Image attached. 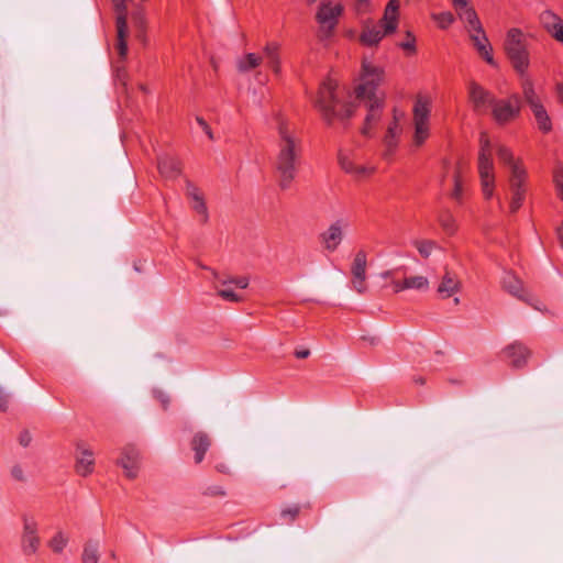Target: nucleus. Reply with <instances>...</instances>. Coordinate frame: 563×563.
<instances>
[{
  "label": "nucleus",
  "instance_id": "1",
  "mask_svg": "<svg viewBox=\"0 0 563 563\" xmlns=\"http://www.w3.org/2000/svg\"><path fill=\"white\" fill-rule=\"evenodd\" d=\"M277 123V154L273 163L278 187L282 190L290 188L295 180L302 157L301 140L296 135L295 129L282 115H276Z\"/></svg>",
  "mask_w": 563,
  "mask_h": 563
},
{
  "label": "nucleus",
  "instance_id": "2",
  "mask_svg": "<svg viewBox=\"0 0 563 563\" xmlns=\"http://www.w3.org/2000/svg\"><path fill=\"white\" fill-rule=\"evenodd\" d=\"M338 82L327 78L319 87L314 107L321 113L324 122L330 126L335 119L347 120L354 114V106L343 102L336 92Z\"/></svg>",
  "mask_w": 563,
  "mask_h": 563
},
{
  "label": "nucleus",
  "instance_id": "3",
  "mask_svg": "<svg viewBox=\"0 0 563 563\" xmlns=\"http://www.w3.org/2000/svg\"><path fill=\"white\" fill-rule=\"evenodd\" d=\"M504 52L514 70L519 77H523L530 66V53L527 36L521 29L511 27L507 31L504 41Z\"/></svg>",
  "mask_w": 563,
  "mask_h": 563
},
{
  "label": "nucleus",
  "instance_id": "4",
  "mask_svg": "<svg viewBox=\"0 0 563 563\" xmlns=\"http://www.w3.org/2000/svg\"><path fill=\"white\" fill-rule=\"evenodd\" d=\"M478 174L483 195L490 199L495 188V174L492 144L486 132H482L479 136Z\"/></svg>",
  "mask_w": 563,
  "mask_h": 563
},
{
  "label": "nucleus",
  "instance_id": "5",
  "mask_svg": "<svg viewBox=\"0 0 563 563\" xmlns=\"http://www.w3.org/2000/svg\"><path fill=\"white\" fill-rule=\"evenodd\" d=\"M361 84L355 88V96L358 100L384 99L376 95L377 88L384 82L385 70L367 60L362 62L360 75Z\"/></svg>",
  "mask_w": 563,
  "mask_h": 563
},
{
  "label": "nucleus",
  "instance_id": "6",
  "mask_svg": "<svg viewBox=\"0 0 563 563\" xmlns=\"http://www.w3.org/2000/svg\"><path fill=\"white\" fill-rule=\"evenodd\" d=\"M343 11L344 7L341 3L333 4L330 1H323L319 4L314 18L319 24L318 38L320 41L329 40L334 35Z\"/></svg>",
  "mask_w": 563,
  "mask_h": 563
},
{
  "label": "nucleus",
  "instance_id": "7",
  "mask_svg": "<svg viewBox=\"0 0 563 563\" xmlns=\"http://www.w3.org/2000/svg\"><path fill=\"white\" fill-rule=\"evenodd\" d=\"M521 112V98L518 93L507 99H495L492 104V117L498 125H506L516 120Z\"/></svg>",
  "mask_w": 563,
  "mask_h": 563
},
{
  "label": "nucleus",
  "instance_id": "8",
  "mask_svg": "<svg viewBox=\"0 0 563 563\" xmlns=\"http://www.w3.org/2000/svg\"><path fill=\"white\" fill-rule=\"evenodd\" d=\"M412 112L415 123L413 143L417 146H421L429 136V101L422 98H418L415 102Z\"/></svg>",
  "mask_w": 563,
  "mask_h": 563
},
{
  "label": "nucleus",
  "instance_id": "9",
  "mask_svg": "<svg viewBox=\"0 0 563 563\" xmlns=\"http://www.w3.org/2000/svg\"><path fill=\"white\" fill-rule=\"evenodd\" d=\"M114 10L117 12V49L120 58L124 59L128 55V9L125 4V0H112Z\"/></svg>",
  "mask_w": 563,
  "mask_h": 563
},
{
  "label": "nucleus",
  "instance_id": "10",
  "mask_svg": "<svg viewBox=\"0 0 563 563\" xmlns=\"http://www.w3.org/2000/svg\"><path fill=\"white\" fill-rule=\"evenodd\" d=\"M22 521L21 549L25 555H32L36 553L41 544V539L37 533V522L34 517L27 514L22 515Z\"/></svg>",
  "mask_w": 563,
  "mask_h": 563
},
{
  "label": "nucleus",
  "instance_id": "11",
  "mask_svg": "<svg viewBox=\"0 0 563 563\" xmlns=\"http://www.w3.org/2000/svg\"><path fill=\"white\" fill-rule=\"evenodd\" d=\"M366 266H367V256L364 250H360L356 252L352 266V285L353 288L358 294H364L367 289L366 286Z\"/></svg>",
  "mask_w": 563,
  "mask_h": 563
},
{
  "label": "nucleus",
  "instance_id": "12",
  "mask_svg": "<svg viewBox=\"0 0 563 563\" xmlns=\"http://www.w3.org/2000/svg\"><path fill=\"white\" fill-rule=\"evenodd\" d=\"M468 100L473 104L475 111H482L486 107H492L495 101L494 95L475 80H471L467 85Z\"/></svg>",
  "mask_w": 563,
  "mask_h": 563
},
{
  "label": "nucleus",
  "instance_id": "13",
  "mask_svg": "<svg viewBox=\"0 0 563 563\" xmlns=\"http://www.w3.org/2000/svg\"><path fill=\"white\" fill-rule=\"evenodd\" d=\"M503 289L509 292L517 299L533 306L536 309H540L530 301L529 294L523 288L522 280L512 273H507L501 282Z\"/></svg>",
  "mask_w": 563,
  "mask_h": 563
},
{
  "label": "nucleus",
  "instance_id": "14",
  "mask_svg": "<svg viewBox=\"0 0 563 563\" xmlns=\"http://www.w3.org/2000/svg\"><path fill=\"white\" fill-rule=\"evenodd\" d=\"M77 455L75 471L78 475L87 477L93 472L95 459L90 449L86 448L82 443H77Z\"/></svg>",
  "mask_w": 563,
  "mask_h": 563
},
{
  "label": "nucleus",
  "instance_id": "15",
  "mask_svg": "<svg viewBox=\"0 0 563 563\" xmlns=\"http://www.w3.org/2000/svg\"><path fill=\"white\" fill-rule=\"evenodd\" d=\"M122 456L118 460L128 478L133 479L137 475L140 453L133 445H126L122 450Z\"/></svg>",
  "mask_w": 563,
  "mask_h": 563
},
{
  "label": "nucleus",
  "instance_id": "16",
  "mask_svg": "<svg viewBox=\"0 0 563 563\" xmlns=\"http://www.w3.org/2000/svg\"><path fill=\"white\" fill-rule=\"evenodd\" d=\"M385 36H388L385 31H383L378 25L372 24L371 20H367L362 25L358 42L361 45L367 47L378 46Z\"/></svg>",
  "mask_w": 563,
  "mask_h": 563
},
{
  "label": "nucleus",
  "instance_id": "17",
  "mask_svg": "<svg viewBox=\"0 0 563 563\" xmlns=\"http://www.w3.org/2000/svg\"><path fill=\"white\" fill-rule=\"evenodd\" d=\"M157 168L165 179H176L181 174L180 161L167 154L157 157Z\"/></svg>",
  "mask_w": 563,
  "mask_h": 563
},
{
  "label": "nucleus",
  "instance_id": "18",
  "mask_svg": "<svg viewBox=\"0 0 563 563\" xmlns=\"http://www.w3.org/2000/svg\"><path fill=\"white\" fill-rule=\"evenodd\" d=\"M367 114L364 120V125L361 130L362 134L368 136L372 128L380 120L382 110L384 107V99L366 100Z\"/></svg>",
  "mask_w": 563,
  "mask_h": 563
},
{
  "label": "nucleus",
  "instance_id": "19",
  "mask_svg": "<svg viewBox=\"0 0 563 563\" xmlns=\"http://www.w3.org/2000/svg\"><path fill=\"white\" fill-rule=\"evenodd\" d=\"M504 353L511 360V366L515 368L526 366L528 358L531 356V351L520 342L509 344L505 347Z\"/></svg>",
  "mask_w": 563,
  "mask_h": 563
},
{
  "label": "nucleus",
  "instance_id": "20",
  "mask_svg": "<svg viewBox=\"0 0 563 563\" xmlns=\"http://www.w3.org/2000/svg\"><path fill=\"white\" fill-rule=\"evenodd\" d=\"M319 239L323 244L324 250L329 252H334L343 239L341 221L338 220L334 223H332L327 231L322 232L319 235Z\"/></svg>",
  "mask_w": 563,
  "mask_h": 563
},
{
  "label": "nucleus",
  "instance_id": "21",
  "mask_svg": "<svg viewBox=\"0 0 563 563\" xmlns=\"http://www.w3.org/2000/svg\"><path fill=\"white\" fill-rule=\"evenodd\" d=\"M212 444V440L207 432L198 431L190 440V449L194 451V459L196 464H200L208 450Z\"/></svg>",
  "mask_w": 563,
  "mask_h": 563
},
{
  "label": "nucleus",
  "instance_id": "22",
  "mask_svg": "<svg viewBox=\"0 0 563 563\" xmlns=\"http://www.w3.org/2000/svg\"><path fill=\"white\" fill-rule=\"evenodd\" d=\"M470 37L473 42V45L475 49L477 51L478 55L490 66L496 67L497 64L493 56V47L488 41V37L485 33H476V34H470Z\"/></svg>",
  "mask_w": 563,
  "mask_h": 563
},
{
  "label": "nucleus",
  "instance_id": "23",
  "mask_svg": "<svg viewBox=\"0 0 563 563\" xmlns=\"http://www.w3.org/2000/svg\"><path fill=\"white\" fill-rule=\"evenodd\" d=\"M460 289V282L454 276H452L449 272L444 274L441 283L438 286L437 292L442 298H449L453 294L457 292Z\"/></svg>",
  "mask_w": 563,
  "mask_h": 563
},
{
  "label": "nucleus",
  "instance_id": "24",
  "mask_svg": "<svg viewBox=\"0 0 563 563\" xmlns=\"http://www.w3.org/2000/svg\"><path fill=\"white\" fill-rule=\"evenodd\" d=\"M527 179V172L522 166H512L509 177V187L511 194L526 192L525 181Z\"/></svg>",
  "mask_w": 563,
  "mask_h": 563
},
{
  "label": "nucleus",
  "instance_id": "25",
  "mask_svg": "<svg viewBox=\"0 0 563 563\" xmlns=\"http://www.w3.org/2000/svg\"><path fill=\"white\" fill-rule=\"evenodd\" d=\"M264 55L269 68L278 75L280 73L279 44L276 42L267 43L264 47Z\"/></svg>",
  "mask_w": 563,
  "mask_h": 563
},
{
  "label": "nucleus",
  "instance_id": "26",
  "mask_svg": "<svg viewBox=\"0 0 563 563\" xmlns=\"http://www.w3.org/2000/svg\"><path fill=\"white\" fill-rule=\"evenodd\" d=\"M539 21L542 27L551 35L560 25L563 24V20L552 10H544L539 15Z\"/></svg>",
  "mask_w": 563,
  "mask_h": 563
},
{
  "label": "nucleus",
  "instance_id": "27",
  "mask_svg": "<svg viewBox=\"0 0 563 563\" xmlns=\"http://www.w3.org/2000/svg\"><path fill=\"white\" fill-rule=\"evenodd\" d=\"M530 109L533 112L539 130L543 133H549L552 130V123L543 104L541 102L532 104Z\"/></svg>",
  "mask_w": 563,
  "mask_h": 563
},
{
  "label": "nucleus",
  "instance_id": "28",
  "mask_svg": "<svg viewBox=\"0 0 563 563\" xmlns=\"http://www.w3.org/2000/svg\"><path fill=\"white\" fill-rule=\"evenodd\" d=\"M99 541L89 539L84 544V550L81 554L82 563H98L100 559L99 554Z\"/></svg>",
  "mask_w": 563,
  "mask_h": 563
},
{
  "label": "nucleus",
  "instance_id": "29",
  "mask_svg": "<svg viewBox=\"0 0 563 563\" xmlns=\"http://www.w3.org/2000/svg\"><path fill=\"white\" fill-rule=\"evenodd\" d=\"M521 78V89H522V96L526 102L529 104V107H532V104L540 103V99L537 96L534 91V86L532 79L526 74Z\"/></svg>",
  "mask_w": 563,
  "mask_h": 563
},
{
  "label": "nucleus",
  "instance_id": "30",
  "mask_svg": "<svg viewBox=\"0 0 563 563\" xmlns=\"http://www.w3.org/2000/svg\"><path fill=\"white\" fill-rule=\"evenodd\" d=\"M263 58L254 53H247L238 60L236 67L240 73H247L261 65Z\"/></svg>",
  "mask_w": 563,
  "mask_h": 563
},
{
  "label": "nucleus",
  "instance_id": "31",
  "mask_svg": "<svg viewBox=\"0 0 563 563\" xmlns=\"http://www.w3.org/2000/svg\"><path fill=\"white\" fill-rule=\"evenodd\" d=\"M441 228L448 233L453 234L456 231L455 219L450 210L444 209L438 216Z\"/></svg>",
  "mask_w": 563,
  "mask_h": 563
},
{
  "label": "nucleus",
  "instance_id": "32",
  "mask_svg": "<svg viewBox=\"0 0 563 563\" xmlns=\"http://www.w3.org/2000/svg\"><path fill=\"white\" fill-rule=\"evenodd\" d=\"M497 157L501 163H504L510 167V172L512 170V166H520L515 161L511 150L505 145H499L497 147Z\"/></svg>",
  "mask_w": 563,
  "mask_h": 563
},
{
  "label": "nucleus",
  "instance_id": "33",
  "mask_svg": "<svg viewBox=\"0 0 563 563\" xmlns=\"http://www.w3.org/2000/svg\"><path fill=\"white\" fill-rule=\"evenodd\" d=\"M413 245L423 258H428L432 251L438 247L437 242L432 240H416L413 241Z\"/></svg>",
  "mask_w": 563,
  "mask_h": 563
},
{
  "label": "nucleus",
  "instance_id": "34",
  "mask_svg": "<svg viewBox=\"0 0 563 563\" xmlns=\"http://www.w3.org/2000/svg\"><path fill=\"white\" fill-rule=\"evenodd\" d=\"M428 286L429 282L424 276H411L405 278L404 287H407V289H427Z\"/></svg>",
  "mask_w": 563,
  "mask_h": 563
},
{
  "label": "nucleus",
  "instance_id": "35",
  "mask_svg": "<svg viewBox=\"0 0 563 563\" xmlns=\"http://www.w3.org/2000/svg\"><path fill=\"white\" fill-rule=\"evenodd\" d=\"M68 539L62 531H58L48 542V547L55 553H62L67 545Z\"/></svg>",
  "mask_w": 563,
  "mask_h": 563
},
{
  "label": "nucleus",
  "instance_id": "36",
  "mask_svg": "<svg viewBox=\"0 0 563 563\" xmlns=\"http://www.w3.org/2000/svg\"><path fill=\"white\" fill-rule=\"evenodd\" d=\"M398 47L404 49L408 55H413L417 53L416 47V36L411 31L406 32V38L402 42L397 44Z\"/></svg>",
  "mask_w": 563,
  "mask_h": 563
},
{
  "label": "nucleus",
  "instance_id": "37",
  "mask_svg": "<svg viewBox=\"0 0 563 563\" xmlns=\"http://www.w3.org/2000/svg\"><path fill=\"white\" fill-rule=\"evenodd\" d=\"M377 25L383 31H385V33H387L388 35H391L397 31L398 22H397V19L390 18L384 13L383 18L378 21Z\"/></svg>",
  "mask_w": 563,
  "mask_h": 563
},
{
  "label": "nucleus",
  "instance_id": "38",
  "mask_svg": "<svg viewBox=\"0 0 563 563\" xmlns=\"http://www.w3.org/2000/svg\"><path fill=\"white\" fill-rule=\"evenodd\" d=\"M432 18L437 21L440 29L445 30L453 24L455 18L450 11L433 14Z\"/></svg>",
  "mask_w": 563,
  "mask_h": 563
},
{
  "label": "nucleus",
  "instance_id": "39",
  "mask_svg": "<svg viewBox=\"0 0 563 563\" xmlns=\"http://www.w3.org/2000/svg\"><path fill=\"white\" fill-rule=\"evenodd\" d=\"M553 183L556 188L558 196L563 200V165L558 164L553 172Z\"/></svg>",
  "mask_w": 563,
  "mask_h": 563
},
{
  "label": "nucleus",
  "instance_id": "40",
  "mask_svg": "<svg viewBox=\"0 0 563 563\" xmlns=\"http://www.w3.org/2000/svg\"><path fill=\"white\" fill-rule=\"evenodd\" d=\"M300 514V506L292 505L282 510L280 516L287 522H292L297 519Z\"/></svg>",
  "mask_w": 563,
  "mask_h": 563
},
{
  "label": "nucleus",
  "instance_id": "41",
  "mask_svg": "<svg viewBox=\"0 0 563 563\" xmlns=\"http://www.w3.org/2000/svg\"><path fill=\"white\" fill-rule=\"evenodd\" d=\"M250 284V278L246 276L231 277L229 279L221 280L222 286L234 285L238 288L245 289Z\"/></svg>",
  "mask_w": 563,
  "mask_h": 563
},
{
  "label": "nucleus",
  "instance_id": "42",
  "mask_svg": "<svg viewBox=\"0 0 563 563\" xmlns=\"http://www.w3.org/2000/svg\"><path fill=\"white\" fill-rule=\"evenodd\" d=\"M218 296H220L222 299L230 301V302H240L243 300V297L238 295L230 287L218 290Z\"/></svg>",
  "mask_w": 563,
  "mask_h": 563
},
{
  "label": "nucleus",
  "instance_id": "43",
  "mask_svg": "<svg viewBox=\"0 0 563 563\" xmlns=\"http://www.w3.org/2000/svg\"><path fill=\"white\" fill-rule=\"evenodd\" d=\"M399 0H389L385 7L384 13L390 18L397 19L399 23Z\"/></svg>",
  "mask_w": 563,
  "mask_h": 563
},
{
  "label": "nucleus",
  "instance_id": "44",
  "mask_svg": "<svg viewBox=\"0 0 563 563\" xmlns=\"http://www.w3.org/2000/svg\"><path fill=\"white\" fill-rule=\"evenodd\" d=\"M192 209L201 216V223H207L209 219L208 208L205 199L194 202Z\"/></svg>",
  "mask_w": 563,
  "mask_h": 563
},
{
  "label": "nucleus",
  "instance_id": "45",
  "mask_svg": "<svg viewBox=\"0 0 563 563\" xmlns=\"http://www.w3.org/2000/svg\"><path fill=\"white\" fill-rule=\"evenodd\" d=\"M526 197V192H515L512 194L510 201V213H516L522 206Z\"/></svg>",
  "mask_w": 563,
  "mask_h": 563
},
{
  "label": "nucleus",
  "instance_id": "46",
  "mask_svg": "<svg viewBox=\"0 0 563 563\" xmlns=\"http://www.w3.org/2000/svg\"><path fill=\"white\" fill-rule=\"evenodd\" d=\"M457 14H459L460 19L465 20L466 23H470L473 20L479 19L475 9L473 7H470L468 4L466 8H463L462 10L457 11Z\"/></svg>",
  "mask_w": 563,
  "mask_h": 563
},
{
  "label": "nucleus",
  "instance_id": "47",
  "mask_svg": "<svg viewBox=\"0 0 563 563\" xmlns=\"http://www.w3.org/2000/svg\"><path fill=\"white\" fill-rule=\"evenodd\" d=\"M451 196H452L453 199H455L457 201H461V198H462V184H461L459 168H456V170L454 173V188H453V191H452Z\"/></svg>",
  "mask_w": 563,
  "mask_h": 563
},
{
  "label": "nucleus",
  "instance_id": "48",
  "mask_svg": "<svg viewBox=\"0 0 563 563\" xmlns=\"http://www.w3.org/2000/svg\"><path fill=\"white\" fill-rule=\"evenodd\" d=\"M340 167L347 174L354 173V164L353 162L345 155H343L341 152L338 156Z\"/></svg>",
  "mask_w": 563,
  "mask_h": 563
},
{
  "label": "nucleus",
  "instance_id": "49",
  "mask_svg": "<svg viewBox=\"0 0 563 563\" xmlns=\"http://www.w3.org/2000/svg\"><path fill=\"white\" fill-rule=\"evenodd\" d=\"M225 494L224 488L218 485L209 486L202 492V495L208 497H223Z\"/></svg>",
  "mask_w": 563,
  "mask_h": 563
},
{
  "label": "nucleus",
  "instance_id": "50",
  "mask_svg": "<svg viewBox=\"0 0 563 563\" xmlns=\"http://www.w3.org/2000/svg\"><path fill=\"white\" fill-rule=\"evenodd\" d=\"M153 396H154L155 399H157L161 402V405H162L164 410L168 409L170 399H169V396L167 394H165L163 390L154 389L153 390Z\"/></svg>",
  "mask_w": 563,
  "mask_h": 563
},
{
  "label": "nucleus",
  "instance_id": "51",
  "mask_svg": "<svg viewBox=\"0 0 563 563\" xmlns=\"http://www.w3.org/2000/svg\"><path fill=\"white\" fill-rule=\"evenodd\" d=\"M196 121L199 124V126L203 130V132L207 134L209 140L212 141L214 139V136H213L212 130H211L210 125L208 124V122L202 117H197Z\"/></svg>",
  "mask_w": 563,
  "mask_h": 563
},
{
  "label": "nucleus",
  "instance_id": "52",
  "mask_svg": "<svg viewBox=\"0 0 563 563\" xmlns=\"http://www.w3.org/2000/svg\"><path fill=\"white\" fill-rule=\"evenodd\" d=\"M467 31L471 34L483 33L484 29L479 19L473 20L472 22L467 23Z\"/></svg>",
  "mask_w": 563,
  "mask_h": 563
},
{
  "label": "nucleus",
  "instance_id": "53",
  "mask_svg": "<svg viewBox=\"0 0 563 563\" xmlns=\"http://www.w3.org/2000/svg\"><path fill=\"white\" fill-rule=\"evenodd\" d=\"M374 172V168H367L365 166H354V173H351L356 178H363Z\"/></svg>",
  "mask_w": 563,
  "mask_h": 563
},
{
  "label": "nucleus",
  "instance_id": "54",
  "mask_svg": "<svg viewBox=\"0 0 563 563\" xmlns=\"http://www.w3.org/2000/svg\"><path fill=\"white\" fill-rule=\"evenodd\" d=\"M11 475L18 482H24L25 481L23 468L19 464L14 465L11 468Z\"/></svg>",
  "mask_w": 563,
  "mask_h": 563
},
{
  "label": "nucleus",
  "instance_id": "55",
  "mask_svg": "<svg viewBox=\"0 0 563 563\" xmlns=\"http://www.w3.org/2000/svg\"><path fill=\"white\" fill-rule=\"evenodd\" d=\"M18 440L20 445H22L23 448H27L32 441V435L29 432V430H23L21 431Z\"/></svg>",
  "mask_w": 563,
  "mask_h": 563
},
{
  "label": "nucleus",
  "instance_id": "56",
  "mask_svg": "<svg viewBox=\"0 0 563 563\" xmlns=\"http://www.w3.org/2000/svg\"><path fill=\"white\" fill-rule=\"evenodd\" d=\"M9 408V395L0 387V411L5 412Z\"/></svg>",
  "mask_w": 563,
  "mask_h": 563
},
{
  "label": "nucleus",
  "instance_id": "57",
  "mask_svg": "<svg viewBox=\"0 0 563 563\" xmlns=\"http://www.w3.org/2000/svg\"><path fill=\"white\" fill-rule=\"evenodd\" d=\"M397 126H398L397 118L395 117L394 121L389 124L385 136H390L391 139H395Z\"/></svg>",
  "mask_w": 563,
  "mask_h": 563
},
{
  "label": "nucleus",
  "instance_id": "58",
  "mask_svg": "<svg viewBox=\"0 0 563 563\" xmlns=\"http://www.w3.org/2000/svg\"><path fill=\"white\" fill-rule=\"evenodd\" d=\"M384 143H385V145L387 147L388 153H391L396 148V146H397L396 140L391 139L390 136H385L384 137Z\"/></svg>",
  "mask_w": 563,
  "mask_h": 563
},
{
  "label": "nucleus",
  "instance_id": "59",
  "mask_svg": "<svg viewBox=\"0 0 563 563\" xmlns=\"http://www.w3.org/2000/svg\"><path fill=\"white\" fill-rule=\"evenodd\" d=\"M551 36L559 43L563 44V24L560 25Z\"/></svg>",
  "mask_w": 563,
  "mask_h": 563
},
{
  "label": "nucleus",
  "instance_id": "60",
  "mask_svg": "<svg viewBox=\"0 0 563 563\" xmlns=\"http://www.w3.org/2000/svg\"><path fill=\"white\" fill-rule=\"evenodd\" d=\"M186 191H187V196L190 197L191 195H196L200 190L196 185H194L191 181L187 180Z\"/></svg>",
  "mask_w": 563,
  "mask_h": 563
},
{
  "label": "nucleus",
  "instance_id": "61",
  "mask_svg": "<svg viewBox=\"0 0 563 563\" xmlns=\"http://www.w3.org/2000/svg\"><path fill=\"white\" fill-rule=\"evenodd\" d=\"M468 4L467 0H452V5L456 11L462 10L463 8H466Z\"/></svg>",
  "mask_w": 563,
  "mask_h": 563
},
{
  "label": "nucleus",
  "instance_id": "62",
  "mask_svg": "<svg viewBox=\"0 0 563 563\" xmlns=\"http://www.w3.org/2000/svg\"><path fill=\"white\" fill-rule=\"evenodd\" d=\"M294 354L297 358H307L310 355V351L308 349H301L296 350Z\"/></svg>",
  "mask_w": 563,
  "mask_h": 563
},
{
  "label": "nucleus",
  "instance_id": "63",
  "mask_svg": "<svg viewBox=\"0 0 563 563\" xmlns=\"http://www.w3.org/2000/svg\"><path fill=\"white\" fill-rule=\"evenodd\" d=\"M369 0H356V11L363 12L367 8Z\"/></svg>",
  "mask_w": 563,
  "mask_h": 563
},
{
  "label": "nucleus",
  "instance_id": "64",
  "mask_svg": "<svg viewBox=\"0 0 563 563\" xmlns=\"http://www.w3.org/2000/svg\"><path fill=\"white\" fill-rule=\"evenodd\" d=\"M216 470L220 473H223V474H230V468L227 464L224 463H219L216 465Z\"/></svg>",
  "mask_w": 563,
  "mask_h": 563
}]
</instances>
